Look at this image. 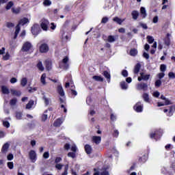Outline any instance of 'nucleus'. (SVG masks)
Wrapping results in <instances>:
<instances>
[{"instance_id": "1", "label": "nucleus", "mask_w": 175, "mask_h": 175, "mask_svg": "<svg viewBox=\"0 0 175 175\" xmlns=\"http://www.w3.org/2000/svg\"><path fill=\"white\" fill-rule=\"evenodd\" d=\"M162 135H163V130L157 129L149 134V137L150 139H154L157 142V140H159L161 137H162Z\"/></svg>"}, {"instance_id": "2", "label": "nucleus", "mask_w": 175, "mask_h": 175, "mask_svg": "<svg viewBox=\"0 0 175 175\" xmlns=\"http://www.w3.org/2000/svg\"><path fill=\"white\" fill-rule=\"evenodd\" d=\"M31 31L32 35L34 36H38L40 33L42 29H40V26H39V24L36 23L31 27Z\"/></svg>"}, {"instance_id": "3", "label": "nucleus", "mask_w": 175, "mask_h": 175, "mask_svg": "<svg viewBox=\"0 0 175 175\" xmlns=\"http://www.w3.org/2000/svg\"><path fill=\"white\" fill-rule=\"evenodd\" d=\"M30 50H32V44L29 42H25L21 49L23 53H28Z\"/></svg>"}, {"instance_id": "4", "label": "nucleus", "mask_w": 175, "mask_h": 175, "mask_svg": "<svg viewBox=\"0 0 175 175\" xmlns=\"http://www.w3.org/2000/svg\"><path fill=\"white\" fill-rule=\"evenodd\" d=\"M50 50V47H49V44L46 43L42 44L39 47V51L42 53H49V51Z\"/></svg>"}, {"instance_id": "5", "label": "nucleus", "mask_w": 175, "mask_h": 175, "mask_svg": "<svg viewBox=\"0 0 175 175\" xmlns=\"http://www.w3.org/2000/svg\"><path fill=\"white\" fill-rule=\"evenodd\" d=\"M133 110H135V111H136V113H142V111H143V105H142V102L137 103L133 106Z\"/></svg>"}, {"instance_id": "6", "label": "nucleus", "mask_w": 175, "mask_h": 175, "mask_svg": "<svg viewBox=\"0 0 175 175\" xmlns=\"http://www.w3.org/2000/svg\"><path fill=\"white\" fill-rule=\"evenodd\" d=\"M137 88L139 90L147 91L148 90V85L146 83H140L137 84Z\"/></svg>"}, {"instance_id": "7", "label": "nucleus", "mask_w": 175, "mask_h": 175, "mask_svg": "<svg viewBox=\"0 0 175 175\" xmlns=\"http://www.w3.org/2000/svg\"><path fill=\"white\" fill-rule=\"evenodd\" d=\"M49 21L44 19V21H42L40 23V27L43 31H47L49 29Z\"/></svg>"}, {"instance_id": "8", "label": "nucleus", "mask_w": 175, "mask_h": 175, "mask_svg": "<svg viewBox=\"0 0 175 175\" xmlns=\"http://www.w3.org/2000/svg\"><path fill=\"white\" fill-rule=\"evenodd\" d=\"M147 159H148V151L143 154L142 157H139L138 161L140 163H146V162H147Z\"/></svg>"}, {"instance_id": "9", "label": "nucleus", "mask_w": 175, "mask_h": 175, "mask_svg": "<svg viewBox=\"0 0 175 175\" xmlns=\"http://www.w3.org/2000/svg\"><path fill=\"white\" fill-rule=\"evenodd\" d=\"M29 159H31L32 162H35V161H36V152L33 150H30L29 152Z\"/></svg>"}, {"instance_id": "10", "label": "nucleus", "mask_w": 175, "mask_h": 175, "mask_svg": "<svg viewBox=\"0 0 175 175\" xmlns=\"http://www.w3.org/2000/svg\"><path fill=\"white\" fill-rule=\"evenodd\" d=\"M92 143H94L95 144H100V142H102V137L99 136H93L92 137Z\"/></svg>"}, {"instance_id": "11", "label": "nucleus", "mask_w": 175, "mask_h": 175, "mask_svg": "<svg viewBox=\"0 0 175 175\" xmlns=\"http://www.w3.org/2000/svg\"><path fill=\"white\" fill-rule=\"evenodd\" d=\"M140 69H142V64H140V63H137L133 69L134 75H138L140 72Z\"/></svg>"}, {"instance_id": "12", "label": "nucleus", "mask_w": 175, "mask_h": 175, "mask_svg": "<svg viewBox=\"0 0 175 175\" xmlns=\"http://www.w3.org/2000/svg\"><path fill=\"white\" fill-rule=\"evenodd\" d=\"M163 42H164V44H165V46H167V47L170 46V33H167L166 36L163 39Z\"/></svg>"}, {"instance_id": "13", "label": "nucleus", "mask_w": 175, "mask_h": 175, "mask_svg": "<svg viewBox=\"0 0 175 175\" xmlns=\"http://www.w3.org/2000/svg\"><path fill=\"white\" fill-rule=\"evenodd\" d=\"M57 93L60 96H65V92L64 91V88H62V85H57Z\"/></svg>"}, {"instance_id": "14", "label": "nucleus", "mask_w": 175, "mask_h": 175, "mask_svg": "<svg viewBox=\"0 0 175 175\" xmlns=\"http://www.w3.org/2000/svg\"><path fill=\"white\" fill-rule=\"evenodd\" d=\"M16 30L14 32V39H17V36H18V33H20V31H21V27H20V25L18 24L16 26Z\"/></svg>"}, {"instance_id": "15", "label": "nucleus", "mask_w": 175, "mask_h": 175, "mask_svg": "<svg viewBox=\"0 0 175 175\" xmlns=\"http://www.w3.org/2000/svg\"><path fill=\"white\" fill-rule=\"evenodd\" d=\"M131 16H132L133 20H135V21L137 20L139 16V11L133 10L131 12Z\"/></svg>"}, {"instance_id": "16", "label": "nucleus", "mask_w": 175, "mask_h": 175, "mask_svg": "<svg viewBox=\"0 0 175 175\" xmlns=\"http://www.w3.org/2000/svg\"><path fill=\"white\" fill-rule=\"evenodd\" d=\"M28 23H29L28 18H23L18 21V24L23 26L25 25V24H28Z\"/></svg>"}, {"instance_id": "17", "label": "nucleus", "mask_w": 175, "mask_h": 175, "mask_svg": "<svg viewBox=\"0 0 175 175\" xmlns=\"http://www.w3.org/2000/svg\"><path fill=\"white\" fill-rule=\"evenodd\" d=\"M9 147L10 145L8 143L4 144L1 148V152H3V154H6V152H8V150H9Z\"/></svg>"}, {"instance_id": "18", "label": "nucleus", "mask_w": 175, "mask_h": 175, "mask_svg": "<svg viewBox=\"0 0 175 175\" xmlns=\"http://www.w3.org/2000/svg\"><path fill=\"white\" fill-rule=\"evenodd\" d=\"M62 62L65 65L66 69H68L69 68V64H68V62H69V57L68 56L64 57Z\"/></svg>"}, {"instance_id": "19", "label": "nucleus", "mask_w": 175, "mask_h": 175, "mask_svg": "<svg viewBox=\"0 0 175 175\" xmlns=\"http://www.w3.org/2000/svg\"><path fill=\"white\" fill-rule=\"evenodd\" d=\"M85 151L88 155L92 152V148L90 144H86L85 146Z\"/></svg>"}, {"instance_id": "20", "label": "nucleus", "mask_w": 175, "mask_h": 175, "mask_svg": "<svg viewBox=\"0 0 175 175\" xmlns=\"http://www.w3.org/2000/svg\"><path fill=\"white\" fill-rule=\"evenodd\" d=\"M124 21V19H121L118 16H116L113 18V21H114L117 24H119V25H121Z\"/></svg>"}, {"instance_id": "21", "label": "nucleus", "mask_w": 175, "mask_h": 175, "mask_svg": "<svg viewBox=\"0 0 175 175\" xmlns=\"http://www.w3.org/2000/svg\"><path fill=\"white\" fill-rule=\"evenodd\" d=\"M53 64L51 63V61L50 60H46L45 61V68L47 70H51Z\"/></svg>"}, {"instance_id": "22", "label": "nucleus", "mask_w": 175, "mask_h": 175, "mask_svg": "<svg viewBox=\"0 0 175 175\" xmlns=\"http://www.w3.org/2000/svg\"><path fill=\"white\" fill-rule=\"evenodd\" d=\"M140 76H142V80L144 81H148L151 75L150 74L144 75V72H140Z\"/></svg>"}, {"instance_id": "23", "label": "nucleus", "mask_w": 175, "mask_h": 175, "mask_svg": "<svg viewBox=\"0 0 175 175\" xmlns=\"http://www.w3.org/2000/svg\"><path fill=\"white\" fill-rule=\"evenodd\" d=\"M62 124V120L61 118H57L53 123V126L56 127H59Z\"/></svg>"}, {"instance_id": "24", "label": "nucleus", "mask_w": 175, "mask_h": 175, "mask_svg": "<svg viewBox=\"0 0 175 175\" xmlns=\"http://www.w3.org/2000/svg\"><path fill=\"white\" fill-rule=\"evenodd\" d=\"M140 14L142 16V18H146V17H147V12L146 11V8L144 7H141Z\"/></svg>"}, {"instance_id": "25", "label": "nucleus", "mask_w": 175, "mask_h": 175, "mask_svg": "<svg viewBox=\"0 0 175 175\" xmlns=\"http://www.w3.org/2000/svg\"><path fill=\"white\" fill-rule=\"evenodd\" d=\"M103 76L105 77V79H107L108 83H109L110 81V79L111 77V76L110 75V73H109L107 72V70H105L103 71Z\"/></svg>"}, {"instance_id": "26", "label": "nucleus", "mask_w": 175, "mask_h": 175, "mask_svg": "<svg viewBox=\"0 0 175 175\" xmlns=\"http://www.w3.org/2000/svg\"><path fill=\"white\" fill-rule=\"evenodd\" d=\"M1 92L2 94H6V95L9 94H10L9 88H8V87L6 86L3 85L1 87Z\"/></svg>"}, {"instance_id": "27", "label": "nucleus", "mask_w": 175, "mask_h": 175, "mask_svg": "<svg viewBox=\"0 0 175 175\" xmlns=\"http://www.w3.org/2000/svg\"><path fill=\"white\" fill-rule=\"evenodd\" d=\"M40 81L43 85H46V73H43L41 76L40 78Z\"/></svg>"}, {"instance_id": "28", "label": "nucleus", "mask_w": 175, "mask_h": 175, "mask_svg": "<svg viewBox=\"0 0 175 175\" xmlns=\"http://www.w3.org/2000/svg\"><path fill=\"white\" fill-rule=\"evenodd\" d=\"M142 98L145 102H150V97L148 96V94L144 93L142 95Z\"/></svg>"}, {"instance_id": "29", "label": "nucleus", "mask_w": 175, "mask_h": 175, "mask_svg": "<svg viewBox=\"0 0 175 175\" xmlns=\"http://www.w3.org/2000/svg\"><path fill=\"white\" fill-rule=\"evenodd\" d=\"M12 12L14 14H18L21 12V8L18 7L17 8H12Z\"/></svg>"}, {"instance_id": "30", "label": "nucleus", "mask_w": 175, "mask_h": 175, "mask_svg": "<svg viewBox=\"0 0 175 175\" xmlns=\"http://www.w3.org/2000/svg\"><path fill=\"white\" fill-rule=\"evenodd\" d=\"M14 5V3H13V1H9L6 6H5V9L6 10H10V9H12V7Z\"/></svg>"}, {"instance_id": "31", "label": "nucleus", "mask_w": 175, "mask_h": 175, "mask_svg": "<svg viewBox=\"0 0 175 175\" xmlns=\"http://www.w3.org/2000/svg\"><path fill=\"white\" fill-rule=\"evenodd\" d=\"M34 101L33 100H30L29 103L26 105V109H31L33 106Z\"/></svg>"}, {"instance_id": "32", "label": "nucleus", "mask_w": 175, "mask_h": 175, "mask_svg": "<svg viewBox=\"0 0 175 175\" xmlns=\"http://www.w3.org/2000/svg\"><path fill=\"white\" fill-rule=\"evenodd\" d=\"M130 55H132L133 57L137 55V49H131L130 50Z\"/></svg>"}, {"instance_id": "33", "label": "nucleus", "mask_w": 175, "mask_h": 175, "mask_svg": "<svg viewBox=\"0 0 175 175\" xmlns=\"http://www.w3.org/2000/svg\"><path fill=\"white\" fill-rule=\"evenodd\" d=\"M93 79L95 80L96 81L103 82V78L100 76L94 75V76H93Z\"/></svg>"}, {"instance_id": "34", "label": "nucleus", "mask_w": 175, "mask_h": 175, "mask_svg": "<svg viewBox=\"0 0 175 175\" xmlns=\"http://www.w3.org/2000/svg\"><path fill=\"white\" fill-rule=\"evenodd\" d=\"M27 83H28V79H27V78H23L21 79V84L22 87H25V85H27Z\"/></svg>"}, {"instance_id": "35", "label": "nucleus", "mask_w": 175, "mask_h": 175, "mask_svg": "<svg viewBox=\"0 0 175 175\" xmlns=\"http://www.w3.org/2000/svg\"><path fill=\"white\" fill-rule=\"evenodd\" d=\"M37 68L41 71L43 72L44 70V67H43V64H42V62H39L37 64Z\"/></svg>"}, {"instance_id": "36", "label": "nucleus", "mask_w": 175, "mask_h": 175, "mask_svg": "<svg viewBox=\"0 0 175 175\" xmlns=\"http://www.w3.org/2000/svg\"><path fill=\"white\" fill-rule=\"evenodd\" d=\"M154 85L156 88H159V87L162 85V81H161V79H157L154 83Z\"/></svg>"}, {"instance_id": "37", "label": "nucleus", "mask_w": 175, "mask_h": 175, "mask_svg": "<svg viewBox=\"0 0 175 175\" xmlns=\"http://www.w3.org/2000/svg\"><path fill=\"white\" fill-rule=\"evenodd\" d=\"M42 99L44 102L45 106H49L50 105V99L47 98L46 96H44Z\"/></svg>"}, {"instance_id": "38", "label": "nucleus", "mask_w": 175, "mask_h": 175, "mask_svg": "<svg viewBox=\"0 0 175 175\" xmlns=\"http://www.w3.org/2000/svg\"><path fill=\"white\" fill-rule=\"evenodd\" d=\"M120 87H121L122 90H127L128 89V85L126 84V83H125V81H122L120 83Z\"/></svg>"}, {"instance_id": "39", "label": "nucleus", "mask_w": 175, "mask_h": 175, "mask_svg": "<svg viewBox=\"0 0 175 175\" xmlns=\"http://www.w3.org/2000/svg\"><path fill=\"white\" fill-rule=\"evenodd\" d=\"M17 104V98H14L10 100V106H15Z\"/></svg>"}, {"instance_id": "40", "label": "nucleus", "mask_w": 175, "mask_h": 175, "mask_svg": "<svg viewBox=\"0 0 175 175\" xmlns=\"http://www.w3.org/2000/svg\"><path fill=\"white\" fill-rule=\"evenodd\" d=\"M12 95H15L16 96H21V92L17 90H12Z\"/></svg>"}, {"instance_id": "41", "label": "nucleus", "mask_w": 175, "mask_h": 175, "mask_svg": "<svg viewBox=\"0 0 175 175\" xmlns=\"http://www.w3.org/2000/svg\"><path fill=\"white\" fill-rule=\"evenodd\" d=\"M47 111H48V110H46L45 111H44V113H43L42 114V121L43 122H44L45 121H47V114H46V113H47Z\"/></svg>"}, {"instance_id": "42", "label": "nucleus", "mask_w": 175, "mask_h": 175, "mask_svg": "<svg viewBox=\"0 0 175 175\" xmlns=\"http://www.w3.org/2000/svg\"><path fill=\"white\" fill-rule=\"evenodd\" d=\"M146 39L148 40V42L151 44L152 43H154V38L151 36H148L146 37Z\"/></svg>"}, {"instance_id": "43", "label": "nucleus", "mask_w": 175, "mask_h": 175, "mask_svg": "<svg viewBox=\"0 0 175 175\" xmlns=\"http://www.w3.org/2000/svg\"><path fill=\"white\" fill-rule=\"evenodd\" d=\"M107 41L109 43H113V42H116V38H114V36H109Z\"/></svg>"}, {"instance_id": "44", "label": "nucleus", "mask_w": 175, "mask_h": 175, "mask_svg": "<svg viewBox=\"0 0 175 175\" xmlns=\"http://www.w3.org/2000/svg\"><path fill=\"white\" fill-rule=\"evenodd\" d=\"M67 155L69 158L75 159V157H76V153L75 152H70L68 153Z\"/></svg>"}, {"instance_id": "45", "label": "nucleus", "mask_w": 175, "mask_h": 175, "mask_svg": "<svg viewBox=\"0 0 175 175\" xmlns=\"http://www.w3.org/2000/svg\"><path fill=\"white\" fill-rule=\"evenodd\" d=\"M43 158L44 159H49V158H50V152H45L43 154Z\"/></svg>"}, {"instance_id": "46", "label": "nucleus", "mask_w": 175, "mask_h": 175, "mask_svg": "<svg viewBox=\"0 0 175 175\" xmlns=\"http://www.w3.org/2000/svg\"><path fill=\"white\" fill-rule=\"evenodd\" d=\"M6 27H7V28H13V27H14V23H13L12 22H7Z\"/></svg>"}, {"instance_id": "47", "label": "nucleus", "mask_w": 175, "mask_h": 175, "mask_svg": "<svg viewBox=\"0 0 175 175\" xmlns=\"http://www.w3.org/2000/svg\"><path fill=\"white\" fill-rule=\"evenodd\" d=\"M43 5L44 6H50L51 5V1L50 0H44L43 2Z\"/></svg>"}, {"instance_id": "48", "label": "nucleus", "mask_w": 175, "mask_h": 175, "mask_svg": "<svg viewBox=\"0 0 175 175\" xmlns=\"http://www.w3.org/2000/svg\"><path fill=\"white\" fill-rule=\"evenodd\" d=\"M63 167H64V165L60 164V163H57V164H56L55 166V167L56 169H57V170H62Z\"/></svg>"}, {"instance_id": "49", "label": "nucleus", "mask_w": 175, "mask_h": 175, "mask_svg": "<svg viewBox=\"0 0 175 175\" xmlns=\"http://www.w3.org/2000/svg\"><path fill=\"white\" fill-rule=\"evenodd\" d=\"M160 70L161 72H166V66L165 64H161L160 66Z\"/></svg>"}, {"instance_id": "50", "label": "nucleus", "mask_w": 175, "mask_h": 175, "mask_svg": "<svg viewBox=\"0 0 175 175\" xmlns=\"http://www.w3.org/2000/svg\"><path fill=\"white\" fill-rule=\"evenodd\" d=\"M16 117L17 120H21V118L23 117V113H21V112H16Z\"/></svg>"}, {"instance_id": "51", "label": "nucleus", "mask_w": 175, "mask_h": 175, "mask_svg": "<svg viewBox=\"0 0 175 175\" xmlns=\"http://www.w3.org/2000/svg\"><path fill=\"white\" fill-rule=\"evenodd\" d=\"M107 21H109V18H107V16H105L102 18L101 23L106 24V23H107Z\"/></svg>"}, {"instance_id": "52", "label": "nucleus", "mask_w": 175, "mask_h": 175, "mask_svg": "<svg viewBox=\"0 0 175 175\" xmlns=\"http://www.w3.org/2000/svg\"><path fill=\"white\" fill-rule=\"evenodd\" d=\"M14 158V157L13 156V154L10 153L9 154H8L7 156V159L8 161H12V159Z\"/></svg>"}, {"instance_id": "53", "label": "nucleus", "mask_w": 175, "mask_h": 175, "mask_svg": "<svg viewBox=\"0 0 175 175\" xmlns=\"http://www.w3.org/2000/svg\"><path fill=\"white\" fill-rule=\"evenodd\" d=\"M168 77H169L170 79H175V74H174V72H170L168 73Z\"/></svg>"}, {"instance_id": "54", "label": "nucleus", "mask_w": 175, "mask_h": 175, "mask_svg": "<svg viewBox=\"0 0 175 175\" xmlns=\"http://www.w3.org/2000/svg\"><path fill=\"white\" fill-rule=\"evenodd\" d=\"M7 165H8V167H9L10 170L14 167V164L13 163V162H8Z\"/></svg>"}, {"instance_id": "55", "label": "nucleus", "mask_w": 175, "mask_h": 175, "mask_svg": "<svg viewBox=\"0 0 175 175\" xmlns=\"http://www.w3.org/2000/svg\"><path fill=\"white\" fill-rule=\"evenodd\" d=\"M120 135V132H118V130H114L113 136V137H118V135Z\"/></svg>"}, {"instance_id": "56", "label": "nucleus", "mask_w": 175, "mask_h": 175, "mask_svg": "<svg viewBox=\"0 0 175 175\" xmlns=\"http://www.w3.org/2000/svg\"><path fill=\"white\" fill-rule=\"evenodd\" d=\"M157 77H159V80L161 79H163L165 77V72H160L157 75Z\"/></svg>"}, {"instance_id": "57", "label": "nucleus", "mask_w": 175, "mask_h": 175, "mask_svg": "<svg viewBox=\"0 0 175 175\" xmlns=\"http://www.w3.org/2000/svg\"><path fill=\"white\" fill-rule=\"evenodd\" d=\"M122 76L124 77H128V71L126 70H123L122 71Z\"/></svg>"}, {"instance_id": "58", "label": "nucleus", "mask_w": 175, "mask_h": 175, "mask_svg": "<svg viewBox=\"0 0 175 175\" xmlns=\"http://www.w3.org/2000/svg\"><path fill=\"white\" fill-rule=\"evenodd\" d=\"M164 100H165L164 105L165 106H167L169 105H172V102L170 101L169 98H165V99Z\"/></svg>"}, {"instance_id": "59", "label": "nucleus", "mask_w": 175, "mask_h": 175, "mask_svg": "<svg viewBox=\"0 0 175 175\" xmlns=\"http://www.w3.org/2000/svg\"><path fill=\"white\" fill-rule=\"evenodd\" d=\"M3 126H5V128H10V123H9L8 121H5L3 122Z\"/></svg>"}, {"instance_id": "60", "label": "nucleus", "mask_w": 175, "mask_h": 175, "mask_svg": "<svg viewBox=\"0 0 175 175\" xmlns=\"http://www.w3.org/2000/svg\"><path fill=\"white\" fill-rule=\"evenodd\" d=\"M9 58H10V55H9V53H5V55L3 56V59H4V61H8V59H9Z\"/></svg>"}, {"instance_id": "61", "label": "nucleus", "mask_w": 175, "mask_h": 175, "mask_svg": "<svg viewBox=\"0 0 175 175\" xmlns=\"http://www.w3.org/2000/svg\"><path fill=\"white\" fill-rule=\"evenodd\" d=\"M61 161H62V158L56 157L55 159V163H56V164L59 163V162H61Z\"/></svg>"}, {"instance_id": "62", "label": "nucleus", "mask_w": 175, "mask_h": 175, "mask_svg": "<svg viewBox=\"0 0 175 175\" xmlns=\"http://www.w3.org/2000/svg\"><path fill=\"white\" fill-rule=\"evenodd\" d=\"M110 119H111V121H116V120H117V118L114 114L111 113L110 116Z\"/></svg>"}, {"instance_id": "63", "label": "nucleus", "mask_w": 175, "mask_h": 175, "mask_svg": "<svg viewBox=\"0 0 175 175\" xmlns=\"http://www.w3.org/2000/svg\"><path fill=\"white\" fill-rule=\"evenodd\" d=\"M159 95H161L159 92H154L153 93V96H154V98H159Z\"/></svg>"}, {"instance_id": "64", "label": "nucleus", "mask_w": 175, "mask_h": 175, "mask_svg": "<svg viewBox=\"0 0 175 175\" xmlns=\"http://www.w3.org/2000/svg\"><path fill=\"white\" fill-rule=\"evenodd\" d=\"M94 171L95 172L93 175H100V172L97 170L96 168L94 169Z\"/></svg>"}]
</instances>
